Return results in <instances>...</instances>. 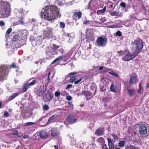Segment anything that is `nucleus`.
Segmentation results:
<instances>
[{
  "label": "nucleus",
  "instance_id": "57",
  "mask_svg": "<svg viewBox=\"0 0 149 149\" xmlns=\"http://www.w3.org/2000/svg\"><path fill=\"white\" fill-rule=\"evenodd\" d=\"M118 26L117 25H111L109 26L108 27L109 28H116L118 27Z\"/></svg>",
  "mask_w": 149,
  "mask_h": 149
},
{
  "label": "nucleus",
  "instance_id": "30",
  "mask_svg": "<svg viewBox=\"0 0 149 149\" xmlns=\"http://www.w3.org/2000/svg\"><path fill=\"white\" fill-rule=\"evenodd\" d=\"M107 7L111 10L114 9L115 8V6L113 5V4L111 3V1H109L107 4Z\"/></svg>",
  "mask_w": 149,
  "mask_h": 149
},
{
  "label": "nucleus",
  "instance_id": "61",
  "mask_svg": "<svg viewBox=\"0 0 149 149\" xmlns=\"http://www.w3.org/2000/svg\"><path fill=\"white\" fill-rule=\"evenodd\" d=\"M45 117V116H42L40 118H39L38 120V122H40L41 121H42V120L44 119V118Z\"/></svg>",
  "mask_w": 149,
  "mask_h": 149
},
{
  "label": "nucleus",
  "instance_id": "17",
  "mask_svg": "<svg viewBox=\"0 0 149 149\" xmlns=\"http://www.w3.org/2000/svg\"><path fill=\"white\" fill-rule=\"evenodd\" d=\"M147 128L146 126L142 125L139 127V132L141 134H146L147 133Z\"/></svg>",
  "mask_w": 149,
  "mask_h": 149
},
{
  "label": "nucleus",
  "instance_id": "19",
  "mask_svg": "<svg viewBox=\"0 0 149 149\" xmlns=\"http://www.w3.org/2000/svg\"><path fill=\"white\" fill-rule=\"evenodd\" d=\"M37 134L38 136L42 139H45L47 136V134L45 131L41 130L39 132H38Z\"/></svg>",
  "mask_w": 149,
  "mask_h": 149
},
{
  "label": "nucleus",
  "instance_id": "53",
  "mask_svg": "<svg viewBox=\"0 0 149 149\" xmlns=\"http://www.w3.org/2000/svg\"><path fill=\"white\" fill-rule=\"evenodd\" d=\"M12 29L11 28H9L6 31V35H9L11 32Z\"/></svg>",
  "mask_w": 149,
  "mask_h": 149
},
{
  "label": "nucleus",
  "instance_id": "47",
  "mask_svg": "<svg viewBox=\"0 0 149 149\" xmlns=\"http://www.w3.org/2000/svg\"><path fill=\"white\" fill-rule=\"evenodd\" d=\"M43 109L44 110L47 111L49 108V106L47 104H44L43 106Z\"/></svg>",
  "mask_w": 149,
  "mask_h": 149
},
{
  "label": "nucleus",
  "instance_id": "10",
  "mask_svg": "<svg viewBox=\"0 0 149 149\" xmlns=\"http://www.w3.org/2000/svg\"><path fill=\"white\" fill-rule=\"evenodd\" d=\"M66 120L68 122L72 124L77 122V119L74 114H71L66 118Z\"/></svg>",
  "mask_w": 149,
  "mask_h": 149
},
{
  "label": "nucleus",
  "instance_id": "51",
  "mask_svg": "<svg viewBox=\"0 0 149 149\" xmlns=\"http://www.w3.org/2000/svg\"><path fill=\"white\" fill-rule=\"evenodd\" d=\"M65 24L62 22H61L60 23V27L62 28H64L65 27Z\"/></svg>",
  "mask_w": 149,
  "mask_h": 149
},
{
  "label": "nucleus",
  "instance_id": "54",
  "mask_svg": "<svg viewBox=\"0 0 149 149\" xmlns=\"http://www.w3.org/2000/svg\"><path fill=\"white\" fill-rule=\"evenodd\" d=\"M22 138L24 139H26L28 138L29 136L25 134L24 133H23L22 135Z\"/></svg>",
  "mask_w": 149,
  "mask_h": 149
},
{
  "label": "nucleus",
  "instance_id": "38",
  "mask_svg": "<svg viewBox=\"0 0 149 149\" xmlns=\"http://www.w3.org/2000/svg\"><path fill=\"white\" fill-rule=\"evenodd\" d=\"M18 93H16L13 94L9 98V100H11L13 99L16 97L18 95Z\"/></svg>",
  "mask_w": 149,
  "mask_h": 149
},
{
  "label": "nucleus",
  "instance_id": "12",
  "mask_svg": "<svg viewBox=\"0 0 149 149\" xmlns=\"http://www.w3.org/2000/svg\"><path fill=\"white\" fill-rule=\"evenodd\" d=\"M46 91V89L43 86H40L37 91V93L39 96H42Z\"/></svg>",
  "mask_w": 149,
  "mask_h": 149
},
{
  "label": "nucleus",
  "instance_id": "62",
  "mask_svg": "<svg viewBox=\"0 0 149 149\" xmlns=\"http://www.w3.org/2000/svg\"><path fill=\"white\" fill-rule=\"evenodd\" d=\"M142 88H141V84L140 83L139 84V89H138V93H140L141 92V90H142Z\"/></svg>",
  "mask_w": 149,
  "mask_h": 149
},
{
  "label": "nucleus",
  "instance_id": "14",
  "mask_svg": "<svg viewBox=\"0 0 149 149\" xmlns=\"http://www.w3.org/2000/svg\"><path fill=\"white\" fill-rule=\"evenodd\" d=\"M23 40V38H22V37H20L18 35L15 34L14 35V36H13V40L14 41H17L20 45H23L22 42L23 43L24 42Z\"/></svg>",
  "mask_w": 149,
  "mask_h": 149
},
{
  "label": "nucleus",
  "instance_id": "46",
  "mask_svg": "<svg viewBox=\"0 0 149 149\" xmlns=\"http://www.w3.org/2000/svg\"><path fill=\"white\" fill-rule=\"evenodd\" d=\"M110 90L112 92H115L116 90L115 89L114 86L113 84H111L110 88Z\"/></svg>",
  "mask_w": 149,
  "mask_h": 149
},
{
  "label": "nucleus",
  "instance_id": "52",
  "mask_svg": "<svg viewBox=\"0 0 149 149\" xmlns=\"http://www.w3.org/2000/svg\"><path fill=\"white\" fill-rule=\"evenodd\" d=\"M54 94L55 97H58L60 96L61 93L58 91H56L55 92Z\"/></svg>",
  "mask_w": 149,
  "mask_h": 149
},
{
  "label": "nucleus",
  "instance_id": "21",
  "mask_svg": "<svg viewBox=\"0 0 149 149\" xmlns=\"http://www.w3.org/2000/svg\"><path fill=\"white\" fill-rule=\"evenodd\" d=\"M136 81V76L134 74H133L131 76L129 81V83L130 85L134 84Z\"/></svg>",
  "mask_w": 149,
  "mask_h": 149
},
{
  "label": "nucleus",
  "instance_id": "56",
  "mask_svg": "<svg viewBox=\"0 0 149 149\" xmlns=\"http://www.w3.org/2000/svg\"><path fill=\"white\" fill-rule=\"evenodd\" d=\"M19 134L18 131L17 130H15L13 131L12 133V134L15 135H18Z\"/></svg>",
  "mask_w": 149,
  "mask_h": 149
},
{
  "label": "nucleus",
  "instance_id": "48",
  "mask_svg": "<svg viewBox=\"0 0 149 149\" xmlns=\"http://www.w3.org/2000/svg\"><path fill=\"white\" fill-rule=\"evenodd\" d=\"M45 60H46L45 59H44L40 60L38 61H36V63L37 64L40 63V64H41L42 62L44 63L45 62Z\"/></svg>",
  "mask_w": 149,
  "mask_h": 149
},
{
  "label": "nucleus",
  "instance_id": "36",
  "mask_svg": "<svg viewBox=\"0 0 149 149\" xmlns=\"http://www.w3.org/2000/svg\"><path fill=\"white\" fill-rule=\"evenodd\" d=\"M128 94L130 96H132L134 94V91L133 89L128 90Z\"/></svg>",
  "mask_w": 149,
  "mask_h": 149
},
{
  "label": "nucleus",
  "instance_id": "29",
  "mask_svg": "<svg viewBox=\"0 0 149 149\" xmlns=\"http://www.w3.org/2000/svg\"><path fill=\"white\" fill-rule=\"evenodd\" d=\"M29 84H24L22 88V91L23 92L26 91L27 89L30 87Z\"/></svg>",
  "mask_w": 149,
  "mask_h": 149
},
{
  "label": "nucleus",
  "instance_id": "39",
  "mask_svg": "<svg viewBox=\"0 0 149 149\" xmlns=\"http://www.w3.org/2000/svg\"><path fill=\"white\" fill-rule=\"evenodd\" d=\"M106 7L105 6L103 8L102 10H98L97 12V13L98 14H100V13H104L106 10Z\"/></svg>",
  "mask_w": 149,
  "mask_h": 149
},
{
  "label": "nucleus",
  "instance_id": "40",
  "mask_svg": "<svg viewBox=\"0 0 149 149\" xmlns=\"http://www.w3.org/2000/svg\"><path fill=\"white\" fill-rule=\"evenodd\" d=\"M42 42V37L41 36H40L38 38V40H37L36 42V44H41Z\"/></svg>",
  "mask_w": 149,
  "mask_h": 149
},
{
  "label": "nucleus",
  "instance_id": "3",
  "mask_svg": "<svg viewBox=\"0 0 149 149\" xmlns=\"http://www.w3.org/2000/svg\"><path fill=\"white\" fill-rule=\"evenodd\" d=\"M131 45L132 46V50L134 53L139 54L142 49L143 44L142 40L140 39H137L132 41Z\"/></svg>",
  "mask_w": 149,
  "mask_h": 149
},
{
  "label": "nucleus",
  "instance_id": "35",
  "mask_svg": "<svg viewBox=\"0 0 149 149\" xmlns=\"http://www.w3.org/2000/svg\"><path fill=\"white\" fill-rule=\"evenodd\" d=\"M97 141L100 144H103L104 143V140L103 138L100 137L97 140Z\"/></svg>",
  "mask_w": 149,
  "mask_h": 149
},
{
  "label": "nucleus",
  "instance_id": "34",
  "mask_svg": "<svg viewBox=\"0 0 149 149\" xmlns=\"http://www.w3.org/2000/svg\"><path fill=\"white\" fill-rule=\"evenodd\" d=\"M125 149H139L138 147H135L133 145L127 146L125 147Z\"/></svg>",
  "mask_w": 149,
  "mask_h": 149
},
{
  "label": "nucleus",
  "instance_id": "64",
  "mask_svg": "<svg viewBox=\"0 0 149 149\" xmlns=\"http://www.w3.org/2000/svg\"><path fill=\"white\" fill-rule=\"evenodd\" d=\"M102 149H109L107 147V146L106 144H104L102 146Z\"/></svg>",
  "mask_w": 149,
  "mask_h": 149
},
{
  "label": "nucleus",
  "instance_id": "58",
  "mask_svg": "<svg viewBox=\"0 0 149 149\" xmlns=\"http://www.w3.org/2000/svg\"><path fill=\"white\" fill-rule=\"evenodd\" d=\"M120 6L124 8L126 7V4L124 2H122L120 4Z\"/></svg>",
  "mask_w": 149,
  "mask_h": 149
},
{
  "label": "nucleus",
  "instance_id": "23",
  "mask_svg": "<svg viewBox=\"0 0 149 149\" xmlns=\"http://www.w3.org/2000/svg\"><path fill=\"white\" fill-rule=\"evenodd\" d=\"M80 94L81 95H84L86 97L90 96L91 95L90 92L87 90L83 91L81 92H80Z\"/></svg>",
  "mask_w": 149,
  "mask_h": 149
},
{
  "label": "nucleus",
  "instance_id": "49",
  "mask_svg": "<svg viewBox=\"0 0 149 149\" xmlns=\"http://www.w3.org/2000/svg\"><path fill=\"white\" fill-rule=\"evenodd\" d=\"M76 79V77H73L70 78V79L69 80V81L70 82L73 83Z\"/></svg>",
  "mask_w": 149,
  "mask_h": 149
},
{
  "label": "nucleus",
  "instance_id": "24",
  "mask_svg": "<svg viewBox=\"0 0 149 149\" xmlns=\"http://www.w3.org/2000/svg\"><path fill=\"white\" fill-rule=\"evenodd\" d=\"M58 134L57 130L55 128H52L51 130V135L52 136H57Z\"/></svg>",
  "mask_w": 149,
  "mask_h": 149
},
{
  "label": "nucleus",
  "instance_id": "63",
  "mask_svg": "<svg viewBox=\"0 0 149 149\" xmlns=\"http://www.w3.org/2000/svg\"><path fill=\"white\" fill-rule=\"evenodd\" d=\"M9 116V113L7 111H6L4 113V116L8 117Z\"/></svg>",
  "mask_w": 149,
  "mask_h": 149
},
{
  "label": "nucleus",
  "instance_id": "11",
  "mask_svg": "<svg viewBox=\"0 0 149 149\" xmlns=\"http://www.w3.org/2000/svg\"><path fill=\"white\" fill-rule=\"evenodd\" d=\"M71 54L69 52H68L65 54L63 56H60L58 58H56L52 63V64H53L54 63L57 62H58L60 61L63 58L64 59L65 58H68L71 56Z\"/></svg>",
  "mask_w": 149,
  "mask_h": 149
},
{
  "label": "nucleus",
  "instance_id": "25",
  "mask_svg": "<svg viewBox=\"0 0 149 149\" xmlns=\"http://www.w3.org/2000/svg\"><path fill=\"white\" fill-rule=\"evenodd\" d=\"M86 35V38H88V39L92 40H94L93 34L92 31L90 32L89 34L88 33Z\"/></svg>",
  "mask_w": 149,
  "mask_h": 149
},
{
  "label": "nucleus",
  "instance_id": "8",
  "mask_svg": "<svg viewBox=\"0 0 149 149\" xmlns=\"http://www.w3.org/2000/svg\"><path fill=\"white\" fill-rule=\"evenodd\" d=\"M97 46L99 47H105L107 43V39L106 37H98L96 41Z\"/></svg>",
  "mask_w": 149,
  "mask_h": 149
},
{
  "label": "nucleus",
  "instance_id": "20",
  "mask_svg": "<svg viewBox=\"0 0 149 149\" xmlns=\"http://www.w3.org/2000/svg\"><path fill=\"white\" fill-rule=\"evenodd\" d=\"M104 129L102 127L99 128L95 132V135H98L99 136L102 135L104 134Z\"/></svg>",
  "mask_w": 149,
  "mask_h": 149
},
{
  "label": "nucleus",
  "instance_id": "9",
  "mask_svg": "<svg viewBox=\"0 0 149 149\" xmlns=\"http://www.w3.org/2000/svg\"><path fill=\"white\" fill-rule=\"evenodd\" d=\"M28 12V10H26L23 8H20L19 9L15 8L14 10V13L16 14V16L20 18L23 16L26 15Z\"/></svg>",
  "mask_w": 149,
  "mask_h": 149
},
{
  "label": "nucleus",
  "instance_id": "4",
  "mask_svg": "<svg viewBox=\"0 0 149 149\" xmlns=\"http://www.w3.org/2000/svg\"><path fill=\"white\" fill-rule=\"evenodd\" d=\"M63 50L60 46H57L53 44L52 46L48 47L46 50V52L47 55L50 56L54 54H57L58 52H60L61 53L63 52Z\"/></svg>",
  "mask_w": 149,
  "mask_h": 149
},
{
  "label": "nucleus",
  "instance_id": "22",
  "mask_svg": "<svg viewBox=\"0 0 149 149\" xmlns=\"http://www.w3.org/2000/svg\"><path fill=\"white\" fill-rule=\"evenodd\" d=\"M107 140L109 149H114L115 148L114 145L113 143L112 140L109 138H108Z\"/></svg>",
  "mask_w": 149,
  "mask_h": 149
},
{
  "label": "nucleus",
  "instance_id": "15",
  "mask_svg": "<svg viewBox=\"0 0 149 149\" xmlns=\"http://www.w3.org/2000/svg\"><path fill=\"white\" fill-rule=\"evenodd\" d=\"M82 13L79 10H75L73 15V18L75 19H79L81 17Z\"/></svg>",
  "mask_w": 149,
  "mask_h": 149
},
{
  "label": "nucleus",
  "instance_id": "26",
  "mask_svg": "<svg viewBox=\"0 0 149 149\" xmlns=\"http://www.w3.org/2000/svg\"><path fill=\"white\" fill-rule=\"evenodd\" d=\"M29 22L34 27L37 25V20L34 19H30Z\"/></svg>",
  "mask_w": 149,
  "mask_h": 149
},
{
  "label": "nucleus",
  "instance_id": "59",
  "mask_svg": "<svg viewBox=\"0 0 149 149\" xmlns=\"http://www.w3.org/2000/svg\"><path fill=\"white\" fill-rule=\"evenodd\" d=\"M82 80V78H81L79 79V80L75 81L74 82V84H78Z\"/></svg>",
  "mask_w": 149,
  "mask_h": 149
},
{
  "label": "nucleus",
  "instance_id": "33",
  "mask_svg": "<svg viewBox=\"0 0 149 149\" xmlns=\"http://www.w3.org/2000/svg\"><path fill=\"white\" fill-rule=\"evenodd\" d=\"M58 116V115H57L56 114H54V115H53V116H51V117H50L49 118L47 121V124H49V123L50 122L54 120V119L55 118H56Z\"/></svg>",
  "mask_w": 149,
  "mask_h": 149
},
{
  "label": "nucleus",
  "instance_id": "16",
  "mask_svg": "<svg viewBox=\"0 0 149 149\" xmlns=\"http://www.w3.org/2000/svg\"><path fill=\"white\" fill-rule=\"evenodd\" d=\"M21 36L22 38H23V40L25 42L26 40L27 36L28 35V33L27 30L23 29L20 31Z\"/></svg>",
  "mask_w": 149,
  "mask_h": 149
},
{
  "label": "nucleus",
  "instance_id": "7",
  "mask_svg": "<svg viewBox=\"0 0 149 149\" xmlns=\"http://www.w3.org/2000/svg\"><path fill=\"white\" fill-rule=\"evenodd\" d=\"M133 9L134 10V12L133 11V12L134 13V14L136 15H137L140 12H143L147 13V14H149V11H147L148 10V6H146L145 7L143 5H142L141 6V8L140 9H139L138 7L137 6H134L133 7Z\"/></svg>",
  "mask_w": 149,
  "mask_h": 149
},
{
  "label": "nucleus",
  "instance_id": "6",
  "mask_svg": "<svg viewBox=\"0 0 149 149\" xmlns=\"http://www.w3.org/2000/svg\"><path fill=\"white\" fill-rule=\"evenodd\" d=\"M8 70V68L6 65H2L0 67V81L1 82L6 79Z\"/></svg>",
  "mask_w": 149,
  "mask_h": 149
},
{
  "label": "nucleus",
  "instance_id": "2",
  "mask_svg": "<svg viewBox=\"0 0 149 149\" xmlns=\"http://www.w3.org/2000/svg\"><path fill=\"white\" fill-rule=\"evenodd\" d=\"M10 4L8 2L0 1V17L6 18L10 15Z\"/></svg>",
  "mask_w": 149,
  "mask_h": 149
},
{
  "label": "nucleus",
  "instance_id": "1",
  "mask_svg": "<svg viewBox=\"0 0 149 149\" xmlns=\"http://www.w3.org/2000/svg\"><path fill=\"white\" fill-rule=\"evenodd\" d=\"M59 11L58 8L54 5L47 6L41 10V16L46 20L52 21L56 18H60L61 15Z\"/></svg>",
  "mask_w": 149,
  "mask_h": 149
},
{
  "label": "nucleus",
  "instance_id": "43",
  "mask_svg": "<svg viewBox=\"0 0 149 149\" xmlns=\"http://www.w3.org/2000/svg\"><path fill=\"white\" fill-rule=\"evenodd\" d=\"M24 19L23 17H20V19L18 21L19 24L23 25L24 24Z\"/></svg>",
  "mask_w": 149,
  "mask_h": 149
},
{
  "label": "nucleus",
  "instance_id": "27",
  "mask_svg": "<svg viewBox=\"0 0 149 149\" xmlns=\"http://www.w3.org/2000/svg\"><path fill=\"white\" fill-rule=\"evenodd\" d=\"M95 3V1H94V0H91L88 4V8H91L94 6Z\"/></svg>",
  "mask_w": 149,
  "mask_h": 149
},
{
  "label": "nucleus",
  "instance_id": "55",
  "mask_svg": "<svg viewBox=\"0 0 149 149\" xmlns=\"http://www.w3.org/2000/svg\"><path fill=\"white\" fill-rule=\"evenodd\" d=\"M89 128L91 129H93L94 127V123H92V124L91 123L90 124V125L89 126Z\"/></svg>",
  "mask_w": 149,
  "mask_h": 149
},
{
  "label": "nucleus",
  "instance_id": "32",
  "mask_svg": "<svg viewBox=\"0 0 149 149\" xmlns=\"http://www.w3.org/2000/svg\"><path fill=\"white\" fill-rule=\"evenodd\" d=\"M29 82H30V83L28 84L30 86L34 85L36 83L35 80H33L32 79H30L29 80Z\"/></svg>",
  "mask_w": 149,
  "mask_h": 149
},
{
  "label": "nucleus",
  "instance_id": "13",
  "mask_svg": "<svg viewBox=\"0 0 149 149\" xmlns=\"http://www.w3.org/2000/svg\"><path fill=\"white\" fill-rule=\"evenodd\" d=\"M52 29L49 27L47 26L45 30L43 31V34L45 37H49L52 35Z\"/></svg>",
  "mask_w": 149,
  "mask_h": 149
},
{
  "label": "nucleus",
  "instance_id": "45",
  "mask_svg": "<svg viewBox=\"0 0 149 149\" xmlns=\"http://www.w3.org/2000/svg\"><path fill=\"white\" fill-rule=\"evenodd\" d=\"M122 33L120 31H118L116 32V33L114 34V35L115 36H119L120 37L121 36Z\"/></svg>",
  "mask_w": 149,
  "mask_h": 149
},
{
  "label": "nucleus",
  "instance_id": "42",
  "mask_svg": "<svg viewBox=\"0 0 149 149\" xmlns=\"http://www.w3.org/2000/svg\"><path fill=\"white\" fill-rule=\"evenodd\" d=\"M36 124L35 123H33L31 122H28L27 123H26L24 125V126L25 127H27L30 125H34Z\"/></svg>",
  "mask_w": 149,
  "mask_h": 149
},
{
  "label": "nucleus",
  "instance_id": "60",
  "mask_svg": "<svg viewBox=\"0 0 149 149\" xmlns=\"http://www.w3.org/2000/svg\"><path fill=\"white\" fill-rule=\"evenodd\" d=\"M66 99L68 101L71 100L72 99V97L71 96L68 95L66 97Z\"/></svg>",
  "mask_w": 149,
  "mask_h": 149
},
{
  "label": "nucleus",
  "instance_id": "31",
  "mask_svg": "<svg viewBox=\"0 0 149 149\" xmlns=\"http://www.w3.org/2000/svg\"><path fill=\"white\" fill-rule=\"evenodd\" d=\"M118 146L120 148H123L125 147V142L123 141H121L118 143Z\"/></svg>",
  "mask_w": 149,
  "mask_h": 149
},
{
  "label": "nucleus",
  "instance_id": "37",
  "mask_svg": "<svg viewBox=\"0 0 149 149\" xmlns=\"http://www.w3.org/2000/svg\"><path fill=\"white\" fill-rule=\"evenodd\" d=\"M109 15L112 16H117L118 15V12L115 11H112L109 13Z\"/></svg>",
  "mask_w": 149,
  "mask_h": 149
},
{
  "label": "nucleus",
  "instance_id": "50",
  "mask_svg": "<svg viewBox=\"0 0 149 149\" xmlns=\"http://www.w3.org/2000/svg\"><path fill=\"white\" fill-rule=\"evenodd\" d=\"M104 68H105V69H104L103 71V72L105 73V72H108L109 73L111 69H110L108 68H106L105 67H104Z\"/></svg>",
  "mask_w": 149,
  "mask_h": 149
},
{
  "label": "nucleus",
  "instance_id": "5",
  "mask_svg": "<svg viewBox=\"0 0 149 149\" xmlns=\"http://www.w3.org/2000/svg\"><path fill=\"white\" fill-rule=\"evenodd\" d=\"M118 53L121 56H123L122 58V60L125 61H128L132 59L137 55V54L134 53L132 54L129 51L127 50L123 51H120L118 52Z\"/></svg>",
  "mask_w": 149,
  "mask_h": 149
},
{
  "label": "nucleus",
  "instance_id": "28",
  "mask_svg": "<svg viewBox=\"0 0 149 149\" xmlns=\"http://www.w3.org/2000/svg\"><path fill=\"white\" fill-rule=\"evenodd\" d=\"M56 3L60 6H61L65 4L66 2L64 0H56Z\"/></svg>",
  "mask_w": 149,
  "mask_h": 149
},
{
  "label": "nucleus",
  "instance_id": "44",
  "mask_svg": "<svg viewBox=\"0 0 149 149\" xmlns=\"http://www.w3.org/2000/svg\"><path fill=\"white\" fill-rule=\"evenodd\" d=\"M0 26L2 27L3 29L5 28V23L3 21H0Z\"/></svg>",
  "mask_w": 149,
  "mask_h": 149
},
{
  "label": "nucleus",
  "instance_id": "18",
  "mask_svg": "<svg viewBox=\"0 0 149 149\" xmlns=\"http://www.w3.org/2000/svg\"><path fill=\"white\" fill-rule=\"evenodd\" d=\"M53 98V95L48 93H46L45 95L43 97V99L45 100V101L47 102L52 100Z\"/></svg>",
  "mask_w": 149,
  "mask_h": 149
},
{
  "label": "nucleus",
  "instance_id": "41",
  "mask_svg": "<svg viewBox=\"0 0 149 149\" xmlns=\"http://www.w3.org/2000/svg\"><path fill=\"white\" fill-rule=\"evenodd\" d=\"M109 73L116 77H119L118 74L115 72L114 71L111 70Z\"/></svg>",
  "mask_w": 149,
  "mask_h": 149
}]
</instances>
